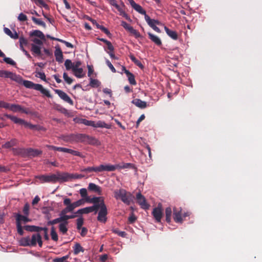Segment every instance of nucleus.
Listing matches in <instances>:
<instances>
[{"label": "nucleus", "mask_w": 262, "mask_h": 262, "mask_svg": "<svg viewBox=\"0 0 262 262\" xmlns=\"http://www.w3.org/2000/svg\"><path fill=\"white\" fill-rule=\"evenodd\" d=\"M63 172L58 171L57 174H52L51 175H39L36 177L41 183H55L57 181L63 182Z\"/></svg>", "instance_id": "f257e3e1"}, {"label": "nucleus", "mask_w": 262, "mask_h": 262, "mask_svg": "<svg viewBox=\"0 0 262 262\" xmlns=\"http://www.w3.org/2000/svg\"><path fill=\"white\" fill-rule=\"evenodd\" d=\"M114 197L117 199H120L124 204L129 205L132 201L133 195L124 189H120L114 191Z\"/></svg>", "instance_id": "f03ea898"}, {"label": "nucleus", "mask_w": 262, "mask_h": 262, "mask_svg": "<svg viewBox=\"0 0 262 262\" xmlns=\"http://www.w3.org/2000/svg\"><path fill=\"white\" fill-rule=\"evenodd\" d=\"M97 206V209L94 210L96 213L99 209L97 220L98 221L102 223H105L107 220L106 215L107 214V210L105 204H104V199L101 200L100 205H95Z\"/></svg>", "instance_id": "7ed1b4c3"}, {"label": "nucleus", "mask_w": 262, "mask_h": 262, "mask_svg": "<svg viewBox=\"0 0 262 262\" xmlns=\"http://www.w3.org/2000/svg\"><path fill=\"white\" fill-rule=\"evenodd\" d=\"M4 116L7 118L10 119L15 124L23 125L26 127H29L30 128H33L34 126L26 122L25 120L18 118L14 116H12L7 114H4Z\"/></svg>", "instance_id": "20e7f679"}, {"label": "nucleus", "mask_w": 262, "mask_h": 262, "mask_svg": "<svg viewBox=\"0 0 262 262\" xmlns=\"http://www.w3.org/2000/svg\"><path fill=\"white\" fill-rule=\"evenodd\" d=\"M156 222H161V219L163 215L162 212V205L159 204L157 207L153 209L151 213Z\"/></svg>", "instance_id": "39448f33"}, {"label": "nucleus", "mask_w": 262, "mask_h": 262, "mask_svg": "<svg viewBox=\"0 0 262 262\" xmlns=\"http://www.w3.org/2000/svg\"><path fill=\"white\" fill-rule=\"evenodd\" d=\"M137 202L141 207L144 209H148L150 205L147 203L145 197L140 193L139 192L136 195Z\"/></svg>", "instance_id": "423d86ee"}, {"label": "nucleus", "mask_w": 262, "mask_h": 262, "mask_svg": "<svg viewBox=\"0 0 262 262\" xmlns=\"http://www.w3.org/2000/svg\"><path fill=\"white\" fill-rule=\"evenodd\" d=\"M5 108L9 109L13 112H19L25 113L26 114H29V112L28 111L27 109L22 107L21 105L18 104H10L8 103L7 107H5Z\"/></svg>", "instance_id": "0eeeda50"}, {"label": "nucleus", "mask_w": 262, "mask_h": 262, "mask_svg": "<svg viewBox=\"0 0 262 262\" xmlns=\"http://www.w3.org/2000/svg\"><path fill=\"white\" fill-rule=\"evenodd\" d=\"M54 92L57 94L59 97L62 99L64 101L68 103L71 105H73L74 102L72 99L63 91L58 89H55Z\"/></svg>", "instance_id": "6e6552de"}, {"label": "nucleus", "mask_w": 262, "mask_h": 262, "mask_svg": "<svg viewBox=\"0 0 262 262\" xmlns=\"http://www.w3.org/2000/svg\"><path fill=\"white\" fill-rule=\"evenodd\" d=\"M121 26L127 31L129 32L133 35H134L136 38L141 37L140 33L136 30L134 29L133 27L128 24L124 21H121Z\"/></svg>", "instance_id": "1a4fd4ad"}, {"label": "nucleus", "mask_w": 262, "mask_h": 262, "mask_svg": "<svg viewBox=\"0 0 262 262\" xmlns=\"http://www.w3.org/2000/svg\"><path fill=\"white\" fill-rule=\"evenodd\" d=\"M84 177V175L77 173H70L68 172H63V182L71 181L72 179H81Z\"/></svg>", "instance_id": "9d476101"}, {"label": "nucleus", "mask_w": 262, "mask_h": 262, "mask_svg": "<svg viewBox=\"0 0 262 262\" xmlns=\"http://www.w3.org/2000/svg\"><path fill=\"white\" fill-rule=\"evenodd\" d=\"M38 243L39 246L41 247L42 246V242L41 236L39 233L33 234L30 238V244L31 246H35Z\"/></svg>", "instance_id": "9b49d317"}, {"label": "nucleus", "mask_w": 262, "mask_h": 262, "mask_svg": "<svg viewBox=\"0 0 262 262\" xmlns=\"http://www.w3.org/2000/svg\"><path fill=\"white\" fill-rule=\"evenodd\" d=\"M63 204L66 207L62 209L60 214H64L69 212H72L74 209L71 205V199L69 198H64L63 200Z\"/></svg>", "instance_id": "f8f14e48"}, {"label": "nucleus", "mask_w": 262, "mask_h": 262, "mask_svg": "<svg viewBox=\"0 0 262 262\" xmlns=\"http://www.w3.org/2000/svg\"><path fill=\"white\" fill-rule=\"evenodd\" d=\"M173 218L176 223H182L183 217L182 214V209H178L177 208L174 207L173 209Z\"/></svg>", "instance_id": "ddd939ff"}, {"label": "nucleus", "mask_w": 262, "mask_h": 262, "mask_svg": "<svg viewBox=\"0 0 262 262\" xmlns=\"http://www.w3.org/2000/svg\"><path fill=\"white\" fill-rule=\"evenodd\" d=\"M98 167V172H101L103 171H114L116 169H117V167L116 165H111V164H101Z\"/></svg>", "instance_id": "4468645a"}, {"label": "nucleus", "mask_w": 262, "mask_h": 262, "mask_svg": "<svg viewBox=\"0 0 262 262\" xmlns=\"http://www.w3.org/2000/svg\"><path fill=\"white\" fill-rule=\"evenodd\" d=\"M115 7L118 10V11L119 12L120 15L122 16L123 17H124L126 19L130 21V18L129 16V15L125 12V6L124 4L122 2L121 5H119L118 4H117Z\"/></svg>", "instance_id": "2eb2a0df"}, {"label": "nucleus", "mask_w": 262, "mask_h": 262, "mask_svg": "<svg viewBox=\"0 0 262 262\" xmlns=\"http://www.w3.org/2000/svg\"><path fill=\"white\" fill-rule=\"evenodd\" d=\"M132 8L141 14L144 15V16L147 15L146 11L139 4H136L134 0H127Z\"/></svg>", "instance_id": "dca6fc26"}, {"label": "nucleus", "mask_w": 262, "mask_h": 262, "mask_svg": "<svg viewBox=\"0 0 262 262\" xmlns=\"http://www.w3.org/2000/svg\"><path fill=\"white\" fill-rule=\"evenodd\" d=\"M32 89L40 91L42 94L45 95L48 98L52 97V95L50 94V92L44 89L41 84L34 83Z\"/></svg>", "instance_id": "f3484780"}, {"label": "nucleus", "mask_w": 262, "mask_h": 262, "mask_svg": "<svg viewBox=\"0 0 262 262\" xmlns=\"http://www.w3.org/2000/svg\"><path fill=\"white\" fill-rule=\"evenodd\" d=\"M54 55L55 56L56 60L57 62L59 63H62L63 62V56L62 52L58 45L55 47Z\"/></svg>", "instance_id": "a211bd4d"}, {"label": "nucleus", "mask_w": 262, "mask_h": 262, "mask_svg": "<svg viewBox=\"0 0 262 262\" xmlns=\"http://www.w3.org/2000/svg\"><path fill=\"white\" fill-rule=\"evenodd\" d=\"M96 209L97 206L94 205L93 206L91 207H87L85 208L80 209L78 210L76 212H75V214H88L93 211H94V210Z\"/></svg>", "instance_id": "6ab92c4d"}, {"label": "nucleus", "mask_w": 262, "mask_h": 262, "mask_svg": "<svg viewBox=\"0 0 262 262\" xmlns=\"http://www.w3.org/2000/svg\"><path fill=\"white\" fill-rule=\"evenodd\" d=\"M123 70L126 75L129 83L132 85H136L137 83L135 80L134 75L132 73H131L128 70H126L124 67H123Z\"/></svg>", "instance_id": "aec40b11"}, {"label": "nucleus", "mask_w": 262, "mask_h": 262, "mask_svg": "<svg viewBox=\"0 0 262 262\" xmlns=\"http://www.w3.org/2000/svg\"><path fill=\"white\" fill-rule=\"evenodd\" d=\"M132 103L135 104L138 107L142 109L145 108L147 107L146 102L142 101L140 99H135L132 101Z\"/></svg>", "instance_id": "412c9836"}, {"label": "nucleus", "mask_w": 262, "mask_h": 262, "mask_svg": "<svg viewBox=\"0 0 262 262\" xmlns=\"http://www.w3.org/2000/svg\"><path fill=\"white\" fill-rule=\"evenodd\" d=\"M27 215H23L19 213H16L15 215L16 219V223L24 222L25 223L30 222L31 220L27 217Z\"/></svg>", "instance_id": "4be33fe9"}, {"label": "nucleus", "mask_w": 262, "mask_h": 262, "mask_svg": "<svg viewBox=\"0 0 262 262\" xmlns=\"http://www.w3.org/2000/svg\"><path fill=\"white\" fill-rule=\"evenodd\" d=\"M104 199L102 197H93L91 198L90 196L86 198V202L89 203H93L94 205H100V203Z\"/></svg>", "instance_id": "5701e85b"}, {"label": "nucleus", "mask_w": 262, "mask_h": 262, "mask_svg": "<svg viewBox=\"0 0 262 262\" xmlns=\"http://www.w3.org/2000/svg\"><path fill=\"white\" fill-rule=\"evenodd\" d=\"M88 189L90 191L97 192L99 195L101 194V187L94 183H90L89 184Z\"/></svg>", "instance_id": "b1692460"}, {"label": "nucleus", "mask_w": 262, "mask_h": 262, "mask_svg": "<svg viewBox=\"0 0 262 262\" xmlns=\"http://www.w3.org/2000/svg\"><path fill=\"white\" fill-rule=\"evenodd\" d=\"M84 144H88L90 145H98L99 144V141L95 138L90 136L89 135L86 136L85 139Z\"/></svg>", "instance_id": "393cba45"}, {"label": "nucleus", "mask_w": 262, "mask_h": 262, "mask_svg": "<svg viewBox=\"0 0 262 262\" xmlns=\"http://www.w3.org/2000/svg\"><path fill=\"white\" fill-rule=\"evenodd\" d=\"M149 38L157 46H161L162 41L160 38L150 32L148 33Z\"/></svg>", "instance_id": "a878e982"}, {"label": "nucleus", "mask_w": 262, "mask_h": 262, "mask_svg": "<svg viewBox=\"0 0 262 262\" xmlns=\"http://www.w3.org/2000/svg\"><path fill=\"white\" fill-rule=\"evenodd\" d=\"M145 19L147 22V24L151 28V26H156V25H159L161 23L156 19H151L150 17L147 15L145 16Z\"/></svg>", "instance_id": "bb28decb"}, {"label": "nucleus", "mask_w": 262, "mask_h": 262, "mask_svg": "<svg viewBox=\"0 0 262 262\" xmlns=\"http://www.w3.org/2000/svg\"><path fill=\"white\" fill-rule=\"evenodd\" d=\"M30 36H36L41 40H45V36L43 33L40 30H35L30 33Z\"/></svg>", "instance_id": "cd10ccee"}, {"label": "nucleus", "mask_w": 262, "mask_h": 262, "mask_svg": "<svg viewBox=\"0 0 262 262\" xmlns=\"http://www.w3.org/2000/svg\"><path fill=\"white\" fill-rule=\"evenodd\" d=\"M164 30L167 34L172 39L177 40L178 39V34L176 31L170 30L167 27H164Z\"/></svg>", "instance_id": "c85d7f7f"}, {"label": "nucleus", "mask_w": 262, "mask_h": 262, "mask_svg": "<svg viewBox=\"0 0 262 262\" xmlns=\"http://www.w3.org/2000/svg\"><path fill=\"white\" fill-rule=\"evenodd\" d=\"M24 229L30 232H38L41 231V227L34 225H26L24 227Z\"/></svg>", "instance_id": "c756f323"}, {"label": "nucleus", "mask_w": 262, "mask_h": 262, "mask_svg": "<svg viewBox=\"0 0 262 262\" xmlns=\"http://www.w3.org/2000/svg\"><path fill=\"white\" fill-rule=\"evenodd\" d=\"M64 152L69 153L74 156H78L82 158H85V156L84 155H83L80 152L77 151V150H73L71 149L67 148L65 147H64Z\"/></svg>", "instance_id": "7c9ffc66"}, {"label": "nucleus", "mask_w": 262, "mask_h": 262, "mask_svg": "<svg viewBox=\"0 0 262 262\" xmlns=\"http://www.w3.org/2000/svg\"><path fill=\"white\" fill-rule=\"evenodd\" d=\"M81 172H84L86 173H91L93 172H95L96 173H98V166H93V167H88L86 168H83L80 169Z\"/></svg>", "instance_id": "2f4dec72"}, {"label": "nucleus", "mask_w": 262, "mask_h": 262, "mask_svg": "<svg viewBox=\"0 0 262 262\" xmlns=\"http://www.w3.org/2000/svg\"><path fill=\"white\" fill-rule=\"evenodd\" d=\"M17 143V141L15 139H12L10 141H8L2 145V147L4 148H10L11 147L15 146Z\"/></svg>", "instance_id": "473e14b6"}, {"label": "nucleus", "mask_w": 262, "mask_h": 262, "mask_svg": "<svg viewBox=\"0 0 262 262\" xmlns=\"http://www.w3.org/2000/svg\"><path fill=\"white\" fill-rule=\"evenodd\" d=\"M10 78L19 84H21L23 82V78L20 75H16L12 72L11 73Z\"/></svg>", "instance_id": "72a5a7b5"}, {"label": "nucleus", "mask_w": 262, "mask_h": 262, "mask_svg": "<svg viewBox=\"0 0 262 262\" xmlns=\"http://www.w3.org/2000/svg\"><path fill=\"white\" fill-rule=\"evenodd\" d=\"M68 224V222H66V223L61 222L59 225V231L61 233H62L63 234H66L68 231V228H67Z\"/></svg>", "instance_id": "f704fd0d"}, {"label": "nucleus", "mask_w": 262, "mask_h": 262, "mask_svg": "<svg viewBox=\"0 0 262 262\" xmlns=\"http://www.w3.org/2000/svg\"><path fill=\"white\" fill-rule=\"evenodd\" d=\"M74 254L77 255L79 252H83L84 250L82 247L81 246L80 244L77 243L73 247Z\"/></svg>", "instance_id": "c9c22d12"}, {"label": "nucleus", "mask_w": 262, "mask_h": 262, "mask_svg": "<svg viewBox=\"0 0 262 262\" xmlns=\"http://www.w3.org/2000/svg\"><path fill=\"white\" fill-rule=\"evenodd\" d=\"M20 245L23 246H31L30 244V238L29 236L22 238L20 241Z\"/></svg>", "instance_id": "e433bc0d"}, {"label": "nucleus", "mask_w": 262, "mask_h": 262, "mask_svg": "<svg viewBox=\"0 0 262 262\" xmlns=\"http://www.w3.org/2000/svg\"><path fill=\"white\" fill-rule=\"evenodd\" d=\"M60 216H61V219L62 220V222H68V220L69 219H74L77 216L76 214L73 215H67L66 214H60Z\"/></svg>", "instance_id": "4c0bfd02"}, {"label": "nucleus", "mask_w": 262, "mask_h": 262, "mask_svg": "<svg viewBox=\"0 0 262 262\" xmlns=\"http://www.w3.org/2000/svg\"><path fill=\"white\" fill-rule=\"evenodd\" d=\"M129 58L130 59H131V60L137 66H138L141 69H143L144 68V66L142 64V63L140 61H139V60H138L135 56L133 54H130L129 55Z\"/></svg>", "instance_id": "58836bf2"}, {"label": "nucleus", "mask_w": 262, "mask_h": 262, "mask_svg": "<svg viewBox=\"0 0 262 262\" xmlns=\"http://www.w3.org/2000/svg\"><path fill=\"white\" fill-rule=\"evenodd\" d=\"M171 208L170 207H167L165 209V217L166 221L167 223H170L171 222Z\"/></svg>", "instance_id": "ea45409f"}, {"label": "nucleus", "mask_w": 262, "mask_h": 262, "mask_svg": "<svg viewBox=\"0 0 262 262\" xmlns=\"http://www.w3.org/2000/svg\"><path fill=\"white\" fill-rule=\"evenodd\" d=\"M86 135L82 134H76V142H81L84 143Z\"/></svg>", "instance_id": "a19ab883"}, {"label": "nucleus", "mask_w": 262, "mask_h": 262, "mask_svg": "<svg viewBox=\"0 0 262 262\" xmlns=\"http://www.w3.org/2000/svg\"><path fill=\"white\" fill-rule=\"evenodd\" d=\"M74 73V75L77 78L83 77L85 74L83 73V70L82 68L78 69L75 71H72Z\"/></svg>", "instance_id": "79ce46f5"}, {"label": "nucleus", "mask_w": 262, "mask_h": 262, "mask_svg": "<svg viewBox=\"0 0 262 262\" xmlns=\"http://www.w3.org/2000/svg\"><path fill=\"white\" fill-rule=\"evenodd\" d=\"M31 51L37 55H40L41 54L40 47L36 45H31Z\"/></svg>", "instance_id": "37998d69"}, {"label": "nucleus", "mask_w": 262, "mask_h": 262, "mask_svg": "<svg viewBox=\"0 0 262 262\" xmlns=\"http://www.w3.org/2000/svg\"><path fill=\"white\" fill-rule=\"evenodd\" d=\"M96 128L97 127H101V128H105L107 129H109L111 128V125H108L105 123V122L103 121H98L96 122Z\"/></svg>", "instance_id": "c03bdc74"}, {"label": "nucleus", "mask_w": 262, "mask_h": 262, "mask_svg": "<svg viewBox=\"0 0 262 262\" xmlns=\"http://www.w3.org/2000/svg\"><path fill=\"white\" fill-rule=\"evenodd\" d=\"M19 42L20 49H24V46H27L28 43V40L22 36L19 37Z\"/></svg>", "instance_id": "a18cd8bd"}, {"label": "nucleus", "mask_w": 262, "mask_h": 262, "mask_svg": "<svg viewBox=\"0 0 262 262\" xmlns=\"http://www.w3.org/2000/svg\"><path fill=\"white\" fill-rule=\"evenodd\" d=\"M64 140L67 142H76V134H70L64 137Z\"/></svg>", "instance_id": "49530a36"}, {"label": "nucleus", "mask_w": 262, "mask_h": 262, "mask_svg": "<svg viewBox=\"0 0 262 262\" xmlns=\"http://www.w3.org/2000/svg\"><path fill=\"white\" fill-rule=\"evenodd\" d=\"M28 152L34 157L37 156L42 154V151L38 149H33L32 148H29Z\"/></svg>", "instance_id": "de8ad7c7"}, {"label": "nucleus", "mask_w": 262, "mask_h": 262, "mask_svg": "<svg viewBox=\"0 0 262 262\" xmlns=\"http://www.w3.org/2000/svg\"><path fill=\"white\" fill-rule=\"evenodd\" d=\"M100 84V82L97 79L90 78V85L92 88H98Z\"/></svg>", "instance_id": "09e8293b"}, {"label": "nucleus", "mask_w": 262, "mask_h": 262, "mask_svg": "<svg viewBox=\"0 0 262 262\" xmlns=\"http://www.w3.org/2000/svg\"><path fill=\"white\" fill-rule=\"evenodd\" d=\"M32 20L36 25L41 26L43 27L44 28H46V24L41 20L36 18L34 17H32Z\"/></svg>", "instance_id": "8fccbe9b"}, {"label": "nucleus", "mask_w": 262, "mask_h": 262, "mask_svg": "<svg viewBox=\"0 0 262 262\" xmlns=\"http://www.w3.org/2000/svg\"><path fill=\"white\" fill-rule=\"evenodd\" d=\"M64 66L67 70H73V63L70 59H66L64 62Z\"/></svg>", "instance_id": "3c124183"}, {"label": "nucleus", "mask_w": 262, "mask_h": 262, "mask_svg": "<svg viewBox=\"0 0 262 262\" xmlns=\"http://www.w3.org/2000/svg\"><path fill=\"white\" fill-rule=\"evenodd\" d=\"M81 196L83 198V201H86V198L89 197L88 196L87 190L85 188H81L79 190Z\"/></svg>", "instance_id": "603ef678"}, {"label": "nucleus", "mask_w": 262, "mask_h": 262, "mask_svg": "<svg viewBox=\"0 0 262 262\" xmlns=\"http://www.w3.org/2000/svg\"><path fill=\"white\" fill-rule=\"evenodd\" d=\"M112 232L115 234H118L119 236H121V237H125L126 235V233L124 231H120L117 228H116V229H114L113 228L112 230Z\"/></svg>", "instance_id": "864d4df0"}, {"label": "nucleus", "mask_w": 262, "mask_h": 262, "mask_svg": "<svg viewBox=\"0 0 262 262\" xmlns=\"http://www.w3.org/2000/svg\"><path fill=\"white\" fill-rule=\"evenodd\" d=\"M83 203V200L81 199V200H79L75 202H73L72 203L71 202V205L72 207H73V209L74 210V209L76 208V207H78L82 205Z\"/></svg>", "instance_id": "5fc2aeb1"}, {"label": "nucleus", "mask_w": 262, "mask_h": 262, "mask_svg": "<svg viewBox=\"0 0 262 262\" xmlns=\"http://www.w3.org/2000/svg\"><path fill=\"white\" fill-rule=\"evenodd\" d=\"M47 147H48L50 149H52L54 150H57L61 152H64V147H57L53 145H47Z\"/></svg>", "instance_id": "6e6d98bb"}, {"label": "nucleus", "mask_w": 262, "mask_h": 262, "mask_svg": "<svg viewBox=\"0 0 262 262\" xmlns=\"http://www.w3.org/2000/svg\"><path fill=\"white\" fill-rule=\"evenodd\" d=\"M26 88L28 89H32L34 83L31 81L23 80L22 83Z\"/></svg>", "instance_id": "4d7b16f0"}, {"label": "nucleus", "mask_w": 262, "mask_h": 262, "mask_svg": "<svg viewBox=\"0 0 262 262\" xmlns=\"http://www.w3.org/2000/svg\"><path fill=\"white\" fill-rule=\"evenodd\" d=\"M55 109L64 115H67L68 114V111L60 105H57L55 107Z\"/></svg>", "instance_id": "13d9d810"}, {"label": "nucleus", "mask_w": 262, "mask_h": 262, "mask_svg": "<svg viewBox=\"0 0 262 262\" xmlns=\"http://www.w3.org/2000/svg\"><path fill=\"white\" fill-rule=\"evenodd\" d=\"M51 235L52 239L54 241H57L58 239V235L55 230L54 227H52L51 231Z\"/></svg>", "instance_id": "bf43d9fd"}, {"label": "nucleus", "mask_w": 262, "mask_h": 262, "mask_svg": "<svg viewBox=\"0 0 262 262\" xmlns=\"http://www.w3.org/2000/svg\"><path fill=\"white\" fill-rule=\"evenodd\" d=\"M35 73H36V76L40 78L43 81L46 80V75L44 73L38 71V69H36Z\"/></svg>", "instance_id": "052dcab7"}, {"label": "nucleus", "mask_w": 262, "mask_h": 262, "mask_svg": "<svg viewBox=\"0 0 262 262\" xmlns=\"http://www.w3.org/2000/svg\"><path fill=\"white\" fill-rule=\"evenodd\" d=\"M116 166H118L117 169L118 168H119V169L130 168L133 167V165L132 164L128 163H124L122 165L118 164V165H116Z\"/></svg>", "instance_id": "680f3d73"}, {"label": "nucleus", "mask_w": 262, "mask_h": 262, "mask_svg": "<svg viewBox=\"0 0 262 262\" xmlns=\"http://www.w3.org/2000/svg\"><path fill=\"white\" fill-rule=\"evenodd\" d=\"M11 73V72L4 71V70H0V77L10 78Z\"/></svg>", "instance_id": "e2e57ef3"}, {"label": "nucleus", "mask_w": 262, "mask_h": 262, "mask_svg": "<svg viewBox=\"0 0 262 262\" xmlns=\"http://www.w3.org/2000/svg\"><path fill=\"white\" fill-rule=\"evenodd\" d=\"M61 222H62V220L61 219V216H60V217H59L58 218H56L52 221H49L48 222L47 224H48V225H53L59 223H61Z\"/></svg>", "instance_id": "0e129e2a"}, {"label": "nucleus", "mask_w": 262, "mask_h": 262, "mask_svg": "<svg viewBox=\"0 0 262 262\" xmlns=\"http://www.w3.org/2000/svg\"><path fill=\"white\" fill-rule=\"evenodd\" d=\"M63 78L64 80V81L68 84H71L73 81V80L69 77L67 74V73L64 72L63 73Z\"/></svg>", "instance_id": "69168bd1"}, {"label": "nucleus", "mask_w": 262, "mask_h": 262, "mask_svg": "<svg viewBox=\"0 0 262 262\" xmlns=\"http://www.w3.org/2000/svg\"><path fill=\"white\" fill-rule=\"evenodd\" d=\"M77 229L80 230L82 228V226L83 224V219L82 217H79L77 220Z\"/></svg>", "instance_id": "338daca9"}, {"label": "nucleus", "mask_w": 262, "mask_h": 262, "mask_svg": "<svg viewBox=\"0 0 262 262\" xmlns=\"http://www.w3.org/2000/svg\"><path fill=\"white\" fill-rule=\"evenodd\" d=\"M16 223V228L18 233L20 235H23L24 234L23 228L21 225L20 223Z\"/></svg>", "instance_id": "774afa93"}]
</instances>
